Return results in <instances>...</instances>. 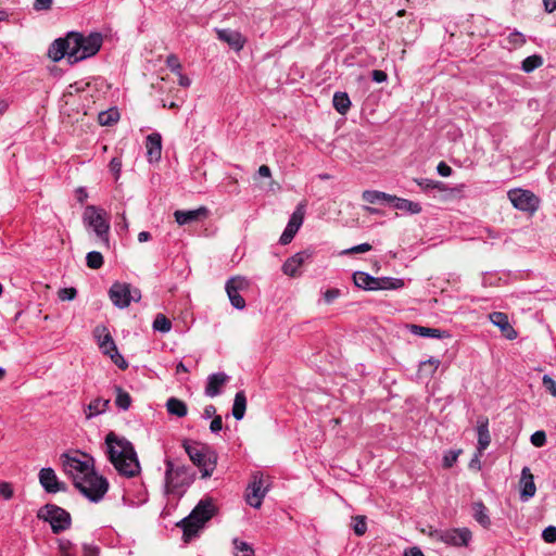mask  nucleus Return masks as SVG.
Here are the masks:
<instances>
[{"label": "nucleus", "instance_id": "63", "mask_svg": "<svg viewBox=\"0 0 556 556\" xmlns=\"http://www.w3.org/2000/svg\"><path fill=\"white\" fill-rule=\"evenodd\" d=\"M88 86V83H84V81H76L74 84H71L68 86V93H73V92H79V91H83L86 89V87Z\"/></svg>", "mask_w": 556, "mask_h": 556}, {"label": "nucleus", "instance_id": "34", "mask_svg": "<svg viewBox=\"0 0 556 556\" xmlns=\"http://www.w3.org/2000/svg\"><path fill=\"white\" fill-rule=\"evenodd\" d=\"M543 64L541 55L533 54L527 56L521 63V70L526 73H531Z\"/></svg>", "mask_w": 556, "mask_h": 556}, {"label": "nucleus", "instance_id": "52", "mask_svg": "<svg viewBox=\"0 0 556 556\" xmlns=\"http://www.w3.org/2000/svg\"><path fill=\"white\" fill-rule=\"evenodd\" d=\"M76 294H77V291L74 288H63L59 291V298L62 301H71V300L75 299Z\"/></svg>", "mask_w": 556, "mask_h": 556}, {"label": "nucleus", "instance_id": "36", "mask_svg": "<svg viewBox=\"0 0 556 556\" xmlns=\"http://www.w3.org/2000/svg\"><path fill=\"white\" fill-rule=\"evenodd\" d=\"M225 288L240 292L249 288V281L244 277H232L226 282Z\"/></svg>", "mask_w": 556, "mask_h": 556}, {"label": "nucleus", "instance_id": "32", "mask_svg": "<svg viewBox=\"0 0 556 556\" xmlns=\"http://www.w3.org/2000/svg\"><path fill=\"white\" fill-rule=\"evenodd\" d=\"M403 287V279L392 277H378L377 290H396Z\"/></svg>", "mask_w": 556, "mask_h": 556}, {"label": "nucleus", "instance_id": "43", "mask_svg": "<svg viewBox=\"0 0 556 556\" xmlns=\"http://www.w3.org/2000/svg\"><path fill=\"white\" fill-rule=\"evenodd\" d=\"M417 185L424 190L442 189L443 182L435 181L428 178H420L415 180Z\"/></svg>", "mask_w": 556, "mask_h": 556}, {"label": "nucleus", "instance_id": "44", "mask_svg": "<svg viewBox=\"0 0 556 556\" xmlns=\"http://www.w3.org/2000/svg\"><path fill=\"white\" fill-rule=\"evenodd\" d=\"M353 520H354V525H353L354 533L358 536L365 534V532L367 530L366 518L364 516H356V517H354Z\"/></svg>", "mask_w": 556, "mask_h": 556}, {"label": "nucleus", "instance_id": "9", "mask_svg": "<svg viewBox=\"0 0 556 556\" xmlns=\"http://www.w3.org/2000/svg\"><path fill=\"white\" fill-rule=\"evenodd\" d=\"M429 536L448 546L460 547L468 545L471 532L467 528L434 529L430 531Z\"/></svg>", "mask_w": 556, "mask_h": 556}, {"label": "nucleus", "instance_id": "27", "mask_svg": "<svg viewBox=\"0 0 556 556\" xmlns=\"http://www.w3.org/2000/svg\"><path fill=\"white\" fill-rule=\"evenodd\" d=\"M407 328L410 333H413L415 336H419V337L438 338V339L443 337L442 331L437 328H429V327H424V326H419V325H415V324L407 325Z\"/></svg>", "mask_w": 556, "mask_h": 556}, {"label": "nucleus", "instance_id": "56", "mask_svg": "<svg viewBox=\"0 0 556 556\" xmlns=\"http://www.w3.org/2000/svg\"><path fill=\"white\" fill-rule=\"evenodd\" d=\"M543 386L552 395L556 396V381L554 379L545 375L543 377Z\"/></svg>", "mask_w": 556, "mask_h": 556}, {"label": "nucleus", "instance_id": "50", "mask_svg": "<svg viewBox=\"0 0 556 556\" xmlns=\"http://www.w3.org/2000/svg\"><path fill=\"white\" fill-rule=\"evenodd\" d=\"M110 170L114 174L115 180L119 178L122 170V160L119 157H113L109 164Z\"/></svg>", "mask_w": 556, "mask_h": 556}, {"label": "nucleus", "instance_id": "30", "mask_svg": "<svg viewBox=\"0 0 556 556\" xmlns=\"http://www.w3.org/2000/svg\"><path fill=\"white\" fill-rule=\"evenodd\" d=\"M333 108L340 114H345L351 106V100L346 92L337 91L332 99Z\"/></svg>", "mask_w": 556, "mask_h": 556}, {"label": "nucleus", "instance_id": "48", "mask_svg": "<svg viewBox=\"0 0 556 556\" xmlns=\"http://www.w3.org/2000/svg\"><path fill=\"white\" fill-rule=\"evenodd\" d=\"M372 249V247L369 243H361L358 245H354L350 249H346L342 252V254H357V253H365Z\"/></svg>", "mask_w": 556, "mask_h": 556}, {"label": "nucleus", "instance_id": "60", "mask_svg": "<svg viewBox=\"0 0 556 556\" xmlns=\"http://www.w3.org/2000/svg\"><path fill=\"white\" fill-rule=\"evenodd\" d=\"M223 429V419L222 416H215L210 425V430L213 433H218Z\"/></svg>", "mask_w": 556, "mask_h": 556}, {"label": "nucleus", "instance_id": "33", "mask_svg": "<svg viewBox=\"0 0 556 556\" xmlns=\"http://www.w3.org/2000/svg\"><path fill=\"white\" fill-rule=\"evenodd\" d=\"M119 119V112L116 108L100 112L98 115L99 124L102 126H112Z\"/></svg>", "mask_w": 556, "mask_h": 556}, {"label": "nucleus", "instance_id": "18", "mask_svg": "<svg viewBox=\"0 0 556 556\" xmlns=\"http://www.w3.org/2000/svg\"><path fill=\"white\" fill-rule=\"evenodd\" d=\"M229 380V377L224 372L212 374L207 377L205 386V395L215 397L220 394L222 388Z\"/></svg>", "mask_w": 556, "mask_h": 556}, {"label": "nucleus", "instance_id": "15", "mask_svg": "<svg viewBox=\"0 0 556 556\" xmlns=\"http://www.w3.org/2000/svg\"><path fill=\"white\" fill-rule=\"evenodd\" d=\"M39 482L48 493H56L66 490L64 482H61L54 470L50 467L42 468L39 471Z\"/></svg>", "mask_w": 556, "mask_h": 556}, {"label": "nucleus", "instance_id": "7", "mask_svg": "<svg viewBox=\"0 0 556 556\" xmlns=\"http://www.w3.org/2000/svg\"><path fill=\"white\" fill-rule=\"evenodd\" d=\"M166 491L181 496L194 480V472L190 467L177 466L170 459L165 460Z\"/></svg>", "mask_w": 556, "mask_h": 556}, {"label": "nucleus", "instance_id": "55", "mask_svg": "<svg viewBox=\"0 0 556 556\" xmlns=\"http://www.w3.org/2000/svg\"><path fill=\"white\" fill-rule=\"evenodd\" d=\"M53 0H35L34 10L36 11H48L51 9Z\"/></svg>", "mask_w": 556, "mask_h": 556}, {"label": "nucleus", "instance_id": "29", "mask_svg": "<svg viewBox=\"0 0 556 556\" xmlns=\"http://www.w3.org/2000/svg\"><path fill=\"white\" fill-rule=\"evenodd\" d=\"M247 408V397L243 391H239L235 395L232 405V416L237 420H241L244 417Z\"/></svg>", "mask_w": 556, "mask_h": 556}, {"label": "nucleus", "instance_id": "2", "mask_svg": "<svg viewBox=\"0 0 556 556\" xmlns=\"http://www.w3.org/2000/svg\"><path fill=\"white\" fill-rule=\"evenodd\" d=\"M103 43V36L100 33L84 35L78 31H70L64 38L55 39L49 50L48 56L59 62L67 58L71 64L96 55Z\"/></svg>", "mask_w": 556, "mask_h": 556}, {"label": "nucleus", "instance_id": "61", "mask_svg": "<svg viewBox=\"0 0 556 556\" xmlns=\"http://www.w3.org/2000/svg\"><path fill=\"white\" fill-rule=\"evenodd\" d=\"M437 170L442 177H448L452 174V168L444 162L438 164Z\"/></svg>", "mask_w": 556, "mask_h": 556}, {"label": "nucleus", "instance_id": "64", "mask_svg": "<svg viewBox=\"0 0 556 556\" xmlns=\"http://www.w3.org/2000/svg\"><path fill=\"white\" fill-rule=\"evenodd\" d=\"M216 415V407L212 404L206 405L203 409L202 417L204 419L214 418Z\"/></svg>", "mask_w": 556, "mask_h": 556}, {"label": "nucleus", "instance_id": "42", "mask_svg": "<svg viewBox=\"0 0 556 556\" xmlns=\"http://www.w3.org/2000/svg\"><path fill=\"white\" fill-rule=\"evenodd\" d=\"M462 450H450L443 456V467L451 468L456 463Z\"/></svg>", "mask_w": 556, "mask_h": 556}, {"label": "nucleus", "instance_id": "35", "mask_svg": "<svg viewBox=\"0 0 556 556\" xmlns=\"http://www.w3.org/2000/svg\"><path fill=\"white\" fill-rule=\"evenodd\" d=\"M153 330L166 333L172 329V321L163 314H157L153 321Z\"/></svg>", "mask_w": 556, "mask_h": 556}, {"label": "nucleus", "instance_id": "4", "mask_svg": "<svg viewBox=\"0 0 556 556\" xmlns=\"http://www.w3.org/2000/svg\"><path fill=\"white\" fill-rule=\"evenodd\" d=\"M215 514V506L211 498L201 500L190 515L184 518L178 526L182 529V539L186 543L195 538Z\"/></svg>", "mask_w": 556, "mask_h": 556}, {"label": "nucleus", "instance_id": "16", "mask_svg": "<svg viewBox=\"0 0 556 556\" xmlns=\"http://www.w3.org/2000/svg\"><path fill=\"white\" fill-rule=\"evenodd\" d=\"M311 257L308 251H301L293 256L289 257L282 265L283 274L295 277L299 275L300 267Z\"/></svg>", "mask_w": 556, "mask_h": 556}, {"label": "nucleus", "instance_id": "49", "mask_svg": "<svg viewBox=\"0 0 556 556\" xmlns=\"http://www.w3.org/2000/svg\"><path fill=\"white\" fill-rule=\"evenodd\" d=\"M542 538L546 543H556V527H546L542 532Z\"/></svg>", "mask_w": 556, "mask_h": 556}, {"label": "nucleus", "instance_id": "51", "mask_svg": "<svg viewBox=\"0 0 556 556\" xmlns=\"http://www.w3.org/2000/svg\"><path fill=\"white\" fill-rule=\"evenodd\" d=\"M112 362L121 369H126L128 367V363L125 358L118 353V350L109 355Z\"/></svg>", "mask_w": 556, "mask_h": 556}, {"label": "nucleus", "instance_id": "37", "mask_svg": "<svg viewBox=\"0 0 556 556\" xmlns=\"http://www.w3.org/2000/svg\"><path fill=\"white\" fill-rule=\"evenodd\" d=\"M103 256L98 251H91L86 256L87 266L91 269H99L103 265Z\"/></svg>", "mask_w": 556, "mask_h": 556}, {"label": "nucleus", "instance_id": "41", "mask_svg": "<svg viewBox=\"0 0 556 556\" xmlns=\"http://www.w3.org/2000/svg\"><path fill=\"white\" fill-rule=\"evenodd\" d=\"M59 549L62 556H75L76 549L70 540L60 539Z\"/></svg>", "mask_w": 556, "mask_h": 556}, {"label": "nucleus", "instance_id": "1", "mask_svg": "<svg viewBox=\"0 0 556 556\" xmlns=\"http://www.w3.org/2000/svg\"><path fill=\"white\" fill-rule=\"evenodd\" d=\"M64 472L73 479L74 485L93 503L100 502L109 489V482L94 470L93 458L78 451L61 455Z\"/></svg>", "mask_w": 556, "mask_h": 556}, {"label": "nucleus", "instance_id": "19", "mask_svg": "<svg viewBox=\"0 0 556 556\" xmlns=\"http://www.w3.org/2000/svg\"><path fill=\"white\" fill-rule=\"evenodd\" d=\"M520 486V497L522 501H528L534 496L536 488L529 467H523L521 470Z\"/></svg>", "mask_w": 556, "mask_h": 556}, {"label": "nucleus", "instance_id": "53", "mask_svg": "<svg viewBox=\"0 0 556 556\" xmlns=\"http://www.w3.org/2000/svg\"><path fill=\"white\" fill-rule=\"evenodd\" d=\"M83 556H99L100 549L97 545L85 543L81 546Z\"/></svg>", "mask_w": 556, "mask_h": 556}, {"label": "nucleus", "instance_id": "26", "mask_svg": "<svg viewBox=\"0 0 556 556\" xmlns=\"http://www.w3.org/2000/svg\"><path fill=\"white\" fill-rule=\"evenodd\" d=\"M109 403H110V400H105L102 397L94 399L93 401H91L88 404L87 409L85 410L86 418L90 419L94 416H98V415L104 413L109 406Z\"/></svg>", "mask_w": 556, "mask_h": 556}, {"label": "nucleus", "instance_id": "24", "mask_svg": "<svg viewBox=\"0 0 556 556\" xmlns=\"http://www.w3.org/2000/svg\"><path fill=\"white\" fill-rule=\"evenodd\" d=\"M101 332H103L104 334L102 336L100 333V329L96 328L94 334L98 338L99 348L102 351V353L105 355H110L117 351L116 344L110 332H108L105 328H102Z\"/></svg>", "mask_w": 556, "mask_h": 556}, {"label": "nucleus", "instance_id": "21", "mask_svg": "<svg viewBox=\"0 0 556 556\" xmlns=\"http://www.w3.org/2000/svg\"><path fill=\"white\" fill-rule=\"evenodd\" d=\"M207 215V208L202 206L197 210L190 211H176L174 213L175 220L179 225H186L195 220L201 219Z\"/></svg>", "mask_w": 556, "mask_h": 556}, {"label": "nucleus", "instance_id": "45", "mask_svg": "<svg viewBox=\"0 0 556 556\" xmlns=\"http://www.w3.org/2000/svg\"><path fill=\"white\" fill-rule=\"evenodd\" d=\"M507 40L510 45L509 48H518L521 47L526 42L525 36L519 31L510 33L507 37Z\"/></svg>", "mask_w": 556, "mask_h": 556}, {"label": "nucleus", "instance_id": "6", "mask_svg": "<svg viewBox=\"0 0 556 556\" xmlns=\"http://www.w3.org/2000/svg\"><path fill=\"white\" fill-rule=\"evenodd\" d=\"M182 446L190 460L200 469L202 478L212 476L216 468L217 456L210 447L198 442L184 441Z\"/></svg>", "mask_w": 556, "mask_h": 556}, {"label": "nucleus", "instance_id": "54", "mask_svg": "<svg viewBox=\"0 0 556 556\" xmlns=\"http://www.w3.org/2000/svg\"><path fill=\"white\" fill-rule=\"evenodd\" d=\"M341 295V291L337 288L328 289L324 292V300L327 304L332 303L336 299Z\"/></svg>", "mask_w": 556, "mask_h": 556}, {"label": "nucleus", "instance_id": "40", "mask_svg": "<svg viewBox=\"0 0 556 556\" xmlns=\"http://www.w3.org/2000/svg\"><path fill=\"white\" fill-rule=\"evenodd\" d=\"M227 295L231 305L237 309H243L245 307V300L240 295V292L235 290L226 289Z\"/></svg>", "mask_w": 556, "mask_h": 556}, {"label": "nucleus", "instance_id": "58", "mask_svg": "<svg viewBox=\"0 0 556 556\" xmlns=\"http://www.w3.org/2000/svg\"><path fill=\"white\" fill-rule=\"evenodd\" d=\"M476 514H475V517L477 519L478 522H480L482 526L485 525V515L483 513L484 510V505L483 503H477L476 504Z\"/></svg>", "mask_w": 556, "mask_h": 556}, {"label": "nucleus", "instance_id": "59", "mask_svg": "<svg viewBox=\"0 0 556 556\" xmlns=\"http://www.w3.org/2000/svg\"><path fill=\"white\" fill-rule=\"evenodd\" d=\"M440 361L433 357H430L428 361L422 362L420 365L421 370H426V368L429 366L431 367L430 374L432 375L435 369L439 367Z\"/></svg>", "mask_w": 556, "mask_h": 556}, {"label": "nucleus", "instance_id": "3", "mask_svg": "<svg viewBox=\"0 0 556 556\" xmlns=\"http://www.w3.org/2000/svg\"><path fill=\"white\" fill-rule=\"evenodd\" d=\"M105 444L109 460L121 476L132 478L139 475L140 464L131 442L110 432L105 437Z\"/></svg>", "mask_w": 556, "mask_h": 556}, {"label": "nucleus", "instance_id": "39", "mask_svg": "<svg viewBox=\"0 0 556 556\" xmlns=\"http://www.w3.org/2000/svg\"><path fill=\"white\" fill-rule=\"evenodd\" d=\"M115 404L118 408L127 410L130 407L131 397L127 392L123 391L121 388H117Z\"/></svg>", "mask_w": 556, "mask_h": 556}, {"label": "nucleus", "instance_id": "31", "mask_svg": "<svg viewBox=\"0 0 556 556\" xmlns=\"http://www.w3.org/2000/svg\"><path fill=\"white\" fill-rule=\"evenodd\" d=\"M391 194L377 191V190H365L362 194V199L370 204L386 202L389 203Z\"/></svg>", "mask_w": 556, "mask_h": 556}, {"label": "nucleus", "instance_id": "8", "mask_svg": "<svg viewBox=\"0 0 556 556\" xmlns=\"http://www.w3.org/2000/svg\"><path fill=\"white\" fill-rule=\"evenodd\" d=\"M37 516L50 523L53 533H60L71 527L70 513L54 504H46L38 510Z\"/></svg>", "mask_w": 556, "mask_h": 556}, {"label": "nucleus", "instance_id": "17", "mask_svg": "<svg viewBox=\"0 0 556 556\" xmlns=\"http://www.w3.org/2000/svg\"><path fill=\"white\" fill-rule=\"evenodd\" d=\"M147 156L150 163L157 162L162 155V137L159 132H152L146 138Z\"/></svg>", "mask_w": 556, "mask_h": 556}, {"label": "nucleus", "instance_id": "20", "mask_svg": "<svg viewBox=\"0 0 556 556\" xmlns=\"http://www.w3.org/2000/svg\"><path fill=\"white\" fill-rule=\"evenodd\" d=\"M486 447V425L480 424L478 426V447L473 457L469 462V468L475 470L481 469L480 456L483 450Z\"/></svg>", "mask_w": 556, "mask_h": 556}, {"label": "nucleus", "instance_id": "23", "mask_svg": "<svg viewBox=\"0 0 556 556\" xmlns=\"http://www.w3.org/2000/svg\"><path fill=\"white\" fill-rule=\"evenodd\" d=\"M353 281L361 289L377 291L378 277H374L365 271H355L353 274Z\"/></svg>", "mask_w": 556, "mask_h": 556}, {"label": "nucleus", "instance_id": "62", "mask_svg": "<svg viewBox=\"0 0 556 556\" xmlns=\"http://www.w3.org/2000/svg\"><path fill=\"white\" fill-rule=\"evenodd\" d=\"M371 78L376 83H383L387 80L388 78V75L383 72V71H380V70H374L371 72Z\"/></svg>", "mask_w": 556, "mask_h": 556}, {"label": "nucleus", "instance_id": "11", "mask_svg": "<svg viewBox=\"0 0 556 556\" xmlns=\"http://www.w3.org/2000/svg\"><path fill=\"white\" fill-rule=\"evenodd\" d=\"M507 197L513 206L522 212L534 213L540 206V199L529 190L513 189Z\"/></svg>", "mask_w": 556, "mask_h": 556}, {"label": "nucleus", "instance_id": "38", "mask_svg": "<svg viewBox=\"0 0 556 556\" xmlns=\"http://www.w3.org/2000/svg\"><path fill=\"white\" fill-rule=\"evenodd\" d=\"M233 546L236 549V556H253L254 551L251 545H249L247 542L240 541L238 539L233 540Z\"/></svg>", "mask_w": 556, "mask_h": 556}, {"label": "nucleus", "instance_id": "10", "mask_svg": "<svg viewBox=\"0 0 556 556\" xmlns=\"http://www.w3.org/2000/svg\"><path fill=\"white\" fill-rule=\"evenodd\" d=\"M109 296L116 307L126 308L131 302L140 301L141 292L129 283L114 282L109 290Z\"/></svg>", "mask_w": 556, "mask_h": 556}, {"label": "nucleus", "instance_id": "13", "mask_svg": "<svg viewBox=\"0 0 556 556\" xmlns=\"http://www.w3.org/2000/svg\"><path fill=\"white\" fill-rule=\"evenodd\" d=\"M304 220V205L300 204L295 211L292 213L287 227L285 228L282 235L280 236L279 242L283 245L290 243L300 227L302 226Z\"/></svg>", "mask_w": 556, "mask_h": 556}, {"label": "nucleus", "instance_id": "28", "mask_svg": "<svg viewBox=\"0 0 556 556\" xmlns=\"http://www.w3.org/2000/svg\"><path fill=\"white\" fill-rule=\"evenodd\" d=\"M167 412L177 417H185L188 413L187 405L177 397H169L166 402Z\"/></svg>", "mask_w": 556, "mask_h": 556}, {"label": "nucleus", "instance_id": "57", "mask_svg": "<svg viewBox=\"0 0 556 556\" xmlns=\"http://www.w3.org/2000/svg\"><path fill=\"white\" fill-rule=\"evenodd\" d=\"M0 495L5 500H10L13 496L12 485L8 482H1L0 483Z\"/></svg>", "mask_w": 556, "mask_h": 556}, {"label": "nucleus", "instance_id": "14", "mask_svg": "<svg viewBox=\"0 0 556 556\" xmlns=\"http://www.w3.org/2000/svg\"><path fill=\"white\" fill-rule=\"evenodd\" d=\"M489 320L500 329L501 337L504 339L511 341L518 337V332L515 330L507 314L502 312H494L489 314Z\"/></svg>", "mask_w": 556, "mask_h": 556}, {"label": "nucleus", "instance_id": "5", "mask_svg": "<svg viewBox=\"0 0 556 556\" xmlns=\"http://www.w3.org/2000/svg\"><path fill=\"white\" fill-rule=\"evenodd\" d=\"M83 223L86 228L94 232L103 247H110V218L103 208L96 205H87L83 213Z\"/></svg>", "mask_w": 556, "mask_h": 556}, {"label": "nucleus", "instance_id": "22", "mask_svg": "<svg viewBox=\"0 0 556 556\" xmlns=\"http://www.w3.org/2000/svg\"><path fill=\"white\" fill-rule=\"evenodd\" d=\"M218 39L227 42L232 49L241 50L245 43V39L243 36L236 30L231 29H218L217 30Z\"/></svg>", "mask_w": 556, "mask_h": 556}, {"label": "nucleus", "instance_id": "47", "mask_svg": "<svg viewBox=\"0 0 556 556\" xmlns=\"http://www.w3.org/2000/svg\"><path fill=\"white\" fill-rule=\"evenodd\" d=\"M530 441L535 447H541L546 443V434L543 430L535 431L532 433Z\"/></svg>", "mask_w": 556, "mask_h": 556}, {"label": "nucleus", "instance_id": "25", "mask_svg": "<svg viewBox=\"0 0 556 556\" xmlns=\"http://www.w3.org/2000/svg\"><path fill=\"white\" fill-rule=\"evenodd\" d=\"M389 203L392 204L396 210L409 212L412 214H418L421 212V206L419 203L407 199L397 198L395 195L390 197Z\"/></svg>", "mask_w": 556, "mask_h": 556}, {"label": "nucleus", "instance_id": "46", "mask_svg": "<svg viewBox=\"0 0 556 556\" xmlns=\"http://www.w3.org/2000/svg\"><path fill=\"white\" fill-rule=\"evenodd\" d=\"M166 65L175 74L181 71V64L176 54H169L166 58Z\"/></svg>", "mask_w": 556, "mask_h": 556}, {"label": "nucleus", "instance_id": "12", "mask_svg": "<svg viewBox=\"0 0 556 556\" xmlns=\"http://www.w3.org/2000/svg\"><path fill=\"white\" fill-rule=\"evenodd\" d=\"M268 489L269 483H266L264 476L260 472H255L247 489V503L254 508H260Z\"/></svg>", "mask_w": 556, "mask_h": 556}]
</instances>
